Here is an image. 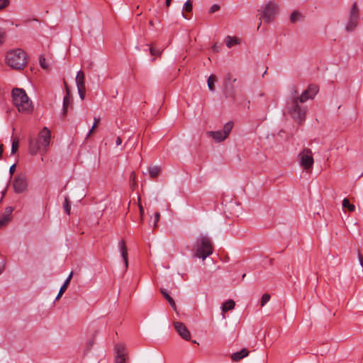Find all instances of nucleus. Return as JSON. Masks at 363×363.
Instances as JSON below:
<instances>
[{"label":"nucleus","instance_id":"obj_41","mask_svg":"<svg viewBox=\"0 0 363 363\" xmlns=\"http://www.w3.org/2000/svg\"><path fill=\"white\" fill-rule=\"evenodd\" d=\"M72 273H71L69 274V276L67 278V279L65 280V284H69L70 280H71V278H72Z\"/></svg>","mask_w":363,"mask_h":363},{"label":"nucleus","instance_id":"obj_44","mask_svg":"<svg viewBox=\"0 0 363 363\" xmlns=\"http://www.w3.org/2000/svg\"><path fill=\"white\" fill-rule=\"evenodd\" d=\"M140 211L141 216H143L144 210H143V207L141 206H140Z\"/></svg>","mask_w":363,"mask_h":363},{"label":"nucleus","instance_id":"obj_16","mask_svg":"<svg viewBox=\"0 0 363 363\" xmlns=\"http://www.w3.org/2000/svg\"><path fill=\"white\" fill-rule=\"evenodd\" d=\"M84 74L82 70H79L77 73L76 76V84L77 87H85V83H84Z\"/></svg>","mask_w":363,"mask_h":363},{"label":"nucleus","instance_id":"obj_47","mask_svg":"<svg viewBox=\"0 0 363 363\" xmlns=\"http://www.w3.org/2000/svg\"><path fill=\"white\" fill-rule=\"evenodd\" d=\"M150 25L153 26V23L152 21H150Z\"/></svg>","mask_w":363,"mask_h":363},{"label":"nucleus","instance_id":"obj_3","mask_svg":"<svg viewBox=\"0 0 363 363\" xmlns=\"http://www.w3.org/2000/svg\"><path fill=\"white\" fill-rule=\"evenodd\" d=\"M12 101L18 111L22 113H30L33 110L32 101L23 89L14 88L11 91Z\"/></svg>","mask_w":363,"mask_h":363},{"label":"nucleus","instance_id":"obj_20","mask_svg":"<svg viewBox=\"0 0 363 363\" xmlns=\"http://www.w3.org/2000/svg\"><path fill=\"white\" fill-rule=\"evenodd\" d=\"M342 208L343 209H347L350 212H354L355 211L354 205L350 203L348 199L345 198L342 201Z\"/></svg>","mask_w":363,"mask_h":363},{"label":"nucleus","instance_id":"obj_39","mask_svg":"<svg viewBox=\"0 0 363 363\" xmlns=\"http://www.w3.org/2000/svg\"><path fill=\"white\" fill-rule=\"evenodd\" d=\"M121 144H122V140L119 136H118L116 139V146H119Z\"/></svg>","mask_w":363,"mask_h":363},{"label":"nucleus","instance_id":"obj_23","mask_svg":"<svg viewBox=\"0 0 363 363\" xmlns=\"http://www.w3.org/2000/svg\"><path fill=\"white\" fill-rule=\"evenodd\" d=\"M94 121V123L91 128L89 130V133H88V134L86 135V138H89L92 134V133L94 132V129L98 126V124H99V123L100 121V118L95 117Z\"/></svg>","mask_w":363,"mask_h":363},{"label":"nucleus","instance_id":"obj_35","mask_svg":"<svg viewBox=\"0 0 363 363\" xmlns=\"http://www.w3.org/2000/svg\"><path fill=\"white\" fill-rule=\"evenodd\" d=\"M8 0H0V10L6 8L9 5Z\"/></svg>","mask_w":363,"mask_h":363},{"label":"nucleus","instance_id":"obj_5","mask_svg":"<svg viewBox=\"0 0 363 363\" xmlns=\"http://www.w3.org/2000/svg\"><path fill=\"white\" fill-rule=\"evenodd\" d=\"M213 245L211 240L206 236L199 238L195 244L194 257L204 260L213 253Z\"/></svg>","mask_w":363,"mask_h":363},{"label":"nucleus","instance_id":"obj_37","mask_svg":"<svg viewBox=\"0 0 363 363\" xmlns=\"http://www.w3.org/2000/svg\"><path fill=\"white\" fill-rule=\"evenodd\" d=\"M160 213L158 212H156L155 213V221H154V226L156 227L157 226V222L159 221L160 220Z\"/></svg>","mask_w":363,"mask_h":363},{"label":"nucleus","instance_id":"obj_28","mask_svg":"<svg viewBox=\"0 0 363 363\" xmlns=\"http://www.w3.org/2000/svg\"><path fill=\"white\" fill-rule=\"evenodd\" d=\"M270 295L269 294H264L262 295L261 298V306H264L267 303H268L270 300Z\"/></svg>","mask_w":363,"mask_h":363},{"label":"nucleus","instance_id":"obj_11","mask_svg":"<svg viewBox=\"0 0 363 363\" xmlns=\"http://www.w3.org/2000/svg\"><path fill=\"white\" fill-rule=\"evenodd\" d=\"M27 181L23 176H16L13 182L14 191L18 194L23 192L27 188Z\"/></svg>","mask_w":363,"mask_h":363},{"label":"nucleus","instance_id":"obj_27","mask_svg":"<svg viewBox=\"0 0 363 363\" xmlns=\"http://www.w3.org/2000/svg\"><path fill=\"white\" fill-rule=\"evenodd\" d=\"M301 13L298 11H294L290 17L291 21L292 23H295L296 21H298L301 18Z\"/></svg>","mask_w":363,"mask_h":363},{"label":"nucleus","instance_id":"obj_45","mask_svg":"<svg viewBox=\"0 0 363 363\" xmlns=\"http://www.w3.org/2000/svg\"><path fill=\"white\" fill-rule=\"evenodd\" d=\"M150 52L152 55H155V51H154V49L152 48H150Z\"/></svg>","mask_w":363,"mask_h":363},{"label":"nucleus","instance_id":"obj_36","mask_svg":"<svg viewBox=\"0 0 363 363\" xmlns=\"http://www.w3.org/2000/svg\"><path fill=\"white\" fill-rule=\"evenodd\" d=\"M220 9V6L218 4H213L210 8V13H213Z\"/></svg>","mask_w":363,"mask_h":363},{"label":"nucleus","instance_id":"obj_2","mask_svg":"<svg viewBox=\"0 0 363 363\" xmlns=\"http://www.w3.org/2000/svg\"><path fill=\"white\" fill-rule=\"evenodd\" d=\"M51 140V132L47 128L44 127L39 133L38 138H32L29 141V152L32 155L38 152L45 154Z\"/></svg>","mask_w":363,"mask_h":363},{"label":"nucleus","instance_id":"obj_4","mask_svg":"<svg viewBox=\"0 0 363 363\" xmlns=\"http://www.w3.org/2000/svg\"><path fill=\"white\" fill-rule=\"evenodd\" d=\"M6 62L13 69H23L27 64L26 54L19 48L10 50L6 55Z\"/></svg>","mask_w":363,"mask_h":363},{"label":"nucleus","instance_id":"obj_1","mask_svg":"<svg viewBox=\"0 0 363 363\" xmlns=\"http://www.w3.org/2000/svg\"><path fill=\"white\" fill-rule=\"evenodd\" d=\"M318 92V86L311 84L299 96L295 86L291 89V94L287 101V109L291 116L298 123H302L306 119L307 108L301 105L308 99H313Z\"/></svg>","mask_w":363,"mask_h":363},{"label":"nucleus","instance_id":"obj_26","mask_svg":"<svg viewBox=\"0 0 363 363\" xmlns=\"http://www.w3.org/2000/svg\"><path fill=\"white\" fill-rule=\"evenodd\" d=\"M130 183L133 187L137 186V178L136 174L134 172H132L130 175Z\"/></svg>","mask_w":363,"mask_h":363},{"label":"nucleus","instance_id":"obj_14","mask_svg":"<svg viewBox=\"0 0 363 363\" xmlns=\"http://www.w3.org/2000/svg\"><path fill=\"white\" fill-rule=\"evenodd\" d=\"M118 247L120 248V252L121 256L123 257L125 268L128 266V250L126 247L125 242L124 240H121L118 242Z\"/></svg>","mask_w":363,"mask_h":363},{"label":"nucleus","instance_id":"obj_6","mask_svg":"<svg viewBox=\"0 0 363 363\" xmlns=\"http://www.w3.org/2000/svg\"><path fill=\"white\" fill-rule=\"evenodd\" d=\"M300 166L304 170L311 169L314 163L313 152L309 148H304L298 155Z\"/></svg>","mask_w":363,"mask_h":363},{"label":"nucleus","instance_id":"obj_21","mask_svg":"<svg viewBox=\"0 0 363 363\" xmlns=\"http://www.w3.org/2000/svg\"><path fill=\"white\" fill-rule=\"evenodd\" d=\"M161 292H162V295L164 296V297L165 298V299L168 301L169 305L174 309H176V304H175L174 299L168 294V293L167 291L162 289Z\"/></svg>","mask_w":363,"mask_h":363},{"label":"nucleus","instance_id":"obj_32","mask_svg":"<svg viewBox=\"0 0 363 363\" xmlns=\"http://www.w3.org/2000/svg\"><path fill=\"white\" fill-rule=\"evenodd\" d=\"M40 65L43 69H48V65L46 62V60L43 56H40Z\"/></svg>","mask_w":363,"mask_h":363},{"label":"nucleus","instance_id":"obj_15","mask_svg":"<svg viewBox=\"0 0 363 363\" xmlns=\"http://www.w3.org/2000/svg\"><path fill=\"white\" fill-rule=\"evenodd\" d=\"M249 354V352L247 349H242L240 352H237L233 353L231 355V359L233 362H238L240 359H243L244 357H247Z\"/></svg>","mask_w":363,"mask_h":363},{"label":"nucleus","instance_id":"obj_18","mask_svg":"<svg viewBox=\"0 0 363 363\" xmlns=\"http://www.w3.org/2000/svg\"><path fill=\"white\" fill-rule=\"evenodd\" d=\"M161 168L158 166L150 167L149 168V174L152 179H155L160 175Z\"/></svg>","mask_w":363,"mask_h":363},{"label":"nucleus","instance_id":"obj_25","mask_svg":"<svg viewBox=\"0 0 363 363\" xmlns=\"http://www.w3.org/2000/svg\"><path fill=\"white\" fill-rule=\"evenodd\" d=\"M63 206H64V209H65V213L67 215H69L70 214V211H71V206H70L69 201L67 198H66L65 199V202H64Z\"/></svg>","mask_w":363,"mask_h":363},{"label":"nucleus","instance_id":"obj_43","mask_svg":"<svg viewBox=\"0 0 363 363\" xmlns=\"http://www.w3.org/2000/svg\"><path fill=\"white\" fill-rule=\"evenodd\" d=\"M171 4V0H166V6L169 7Z\"/></svg>","mask_w":363,"mask_h":363},{"label":"nucleus","instance_id":"obj_42","mask_svg":"<svg viewBox=\"0 0 363 363\" xmlns=\"http://www.w3.org/2000/svg\"><path fill=\"white\" fill-rule=\"evenodd\" d=\"M15 169H16V165H15V164H13V165L10 167V169H9L10 172H11V174H13V173L14 172V171H15Z\"/></svg>","mask_w":363,"mask_h":363},{"label":"nucleus","instance_id":"obj_34","mask_svg":"<svg viewBox=\"0 0 363 363\" xmlns=\"http://www.w3.org/2000/svg\"><path fill=\"white\" fill-rule=\"evenodd\" d=\"M231 74H228L225 77V79H224V84L225 86H228L229 84H230V81H231Z\"/></svg>","mask_w":363,"mask_h":363},{"label":"nucleus","instance_id":"obj_30","mask_svg":"<svg viewBox=\"0 0 363 363\" xmlns=\"http://www.w3.org/2000/svg\"><path fill=\"white\" fill-rule=\"evenodd\" d=\"M6 38V32L0 28V47L4 43Z\"/></svg>","mask_w":363,"mask_h":363},{"label":"nucleus","instance_id":"obj_10","mask_svg":"<svg viewBox=\"0 0 363 363\" xmlns=\"http://www.w3.org/2000/svg\"><path fill=\"white\" fill-rule=\"evenodd\" d=\"M174 327L179 335L184 340L189 341L191 339V334L186 326L182 322L174 321Z\"/></svg>","mask_w":363,"mask_h":363},{"label":"nucleus","instance_id":"obj_38","mask_svg":"<svg viewBox=\"0 0 363 363\" xmlns=\"http://www.w3.org/2000/svg\"><path fill=\"white\" fill-rule=\"evenodd\" d=\"M65 291H66L65 287V286H61V288L60 289V291L58 293V295L57 296V298H59L64 294V292Z\"/></svg>","mask_w":363,"mask_h":363},{"label":"nucleus","instance_id":"obj_33","mask_svg":"<svg viewBox=\"0 0 363 363\" xmlns=\"http://www.w3.org/2000/svg\"><path fill=\"white\" fill-rule=\"evenodd\" d=\"M79 95L82 100L84 99L86 87H77Z\"/></svg>","mask_w":363,"mask_h":363},{"label":"nucleus","instance_id":"obj_22","mask_svg":"<svg viewBox=\"0 0 363 363\" xmlns=\"http://www.w3.org/2000/svg\"><path fill=\"white\" fill-rule=\"evenodd\" d=\"M216 82V77L211 74L208 79V86L210 91H214V83Z\"/></svg>","mask_w":363,"mask_h":363},{"label":"nucleus","instance_id":"obj_46","mask_svg":"<svg viewBox=\"0 0 363 363\" xmlns=\"http://www.w3.org/2000/svg\"><path fill=\"white\" fill-rule=\"evenodd\" d=\"M67 285H68V284H65V283H64V284H63L62 286H65V289H67Z\"/></svg>","mask_w":363,"mask_h":363},{"label":"nucleus","instance_id":"obj_17","mask_svg":"<svg viewBox=\"0 0 363 363\" xmlns=\"http://www.w3.org/2000/svg\"><path fill=\"white\" fill-rule=\"evenodd\" d=\"M225 44L228 48H230L235 45L240 43V40L236 37L227 36L225 39Z\"/></svg>","mask_w":363,"mask_h":363},{"label":"nucleus","instance_id":"obj_24","mask_svg":"<svg viewBox=\"0 0 363 363\" xmlns=\"http://www.w3.org/2000/svg\"><path fill=\"white\" fill-rule=\"evenodd\" d=\"M19 142L17 138L13 140L11 146V153L15 154L18 149Z\"/></svg>","mask_w":363,"mask_h":363},{"label":"nucleus","instance_id":"obj_19","mask_svg":"<svg viewBox=\"0 0 363 363\" xmlns=\"http://www.w3.org/2000/svg\"><path fill=\"white\" fill-rule=\"evenodd\" d=\"M235 301L232 299L228 300L225 303H223L222 311L223 312H227L230 310H232L235 307Z\"/></svg>","mask_w":363,"mask_h":363},{"label":"nucleus","instance_id":"obj_8","mask_svg":"<svg viewBox=\"0 0 363 363\" xmlns=\"http://www.w3.org/2000/svg\"><path fill=\"white\" fill-rule=\"evenodd\" d=\"M359 9L357 3H354L350 10L349 21L346 26L347 31L353 30L358 23Z\"/></svg>","mask_w":363,"mask_h":363},{"label":"nucleus","instance_id":"obj_9","mask_svg":"<svg viewBox=\"0 0 363 363\" xmlns=\"http://www.w3.org/2000/svg\"><path fill=\"white\" fill-rule=\"evenodd\" d=\"M277 11V5L274 2L269 1L264 7L261 18H263L267 22H269L274 17Z\"/></svg>","mask_w":363,"mask_h":363},{"label":"nucleus","instance_id":"obj_13","mask_svg":"<svg viewBox=\"0 0 363 363\" xmlns=\"http://www.w3.org/2000/svg\"><path fill=\"white\" fill-rule=\"evenodd\" d=\"M13 211L11 207H8L6 208L4 213L0 215V228L6 226L11 220Z\"/></svg>","mask_w":363,"mask_h":363},{"label":"nucleus","instance_id":"obj_29","mask_svg":"<svg viewBox=\"0 0 363 363\" xmlns=\"http://www.w3.org/2000/svg\"><path fill=\"white\" fill-rule=\"evenodd\" d=\"M193 6L191 1L188 0L185 2L183 6V10L186 12H191L192 11Z\"/></svg>","mask_w":363,"mask_h":363},{"label":"nucleus","instance_id":"obj_12","mask_svg":"<svg viewBox=\"0 0 363 363\" xmlns=\"http://www.w3.org/2000/svg\"><path fill=\"white\" fill-rule=\"evenodd\" d=\"M114 349L116 352V363H125L127 354L124 344H116Z\"/></svg>","mask_w":363,"mask_h":363},{"label":"nucleus","instance_id":"obj_31","mask_svg":"<svg viewBox=\"0 0 363 363\" xmlns=\"http://www.w3.org/2000/svg\"><path fill=\"white\" fill-rule=\"evenodd\" d=\"M69 104V96L67 94V96H65L64 97V99H63V109H64L65 112L67 111V106H68Z\"/></svg>","mask_w":363,"mask_h":363},{"label":"nucleus","instance_id":"obj_48","mask_svg":"<svg viewBox=\"0 0 363 363\" xmlns=\"http://www.w3.org/2000/svg\"><path fill=\"white\" fill-rule=\"evenodd\" d=\"M232 80H233V82H235V81H236V79L235 78V79H232Z\"/></svg>","mask_w":363,"mask_h":363},{"label":"nucleus","instance_id":"obj_40","mask_svg":"<svg viewBox=\"0 0 363 363\" xmlns=\"http://www.w3.org/2000/svg\"><path fill=\"white\" fill-rule=\"evenodd\" d=\"M358 259L362 267H363V256L360 252L358 253Z\"/></svg>","mask_w":363,"mask_h":363},{"label":"nucleus","instance_id":"obj_7","mask_svg":"<svg viewBox=\"0 0 363 363\" xmlns=\"http://www.w3.org/2000/svg\"><path fill=\"white\" fill-rule=\"evenodd\" d=\"M233 126V123L232 122H228L224 125L222 130L208 131L207 132V135L212 137L216 142L219 143L223 141L228 137Z\"/></svg>","mask_w":363,"mask_h":363}]
</instances>
